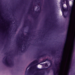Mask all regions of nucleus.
<instances>
[{
  "label": "nucleus",
  "mask_w": 75,
  "mask_h": 75,
  "mask_svg": "<svg viewBox=\"0 0 75 75\" xmlns=\"http://www.w3.org/2000/svg\"><path fill=\"white\" fill-rule=\"evenodd\" d=\"M75 6V4H73L72 7H70L69 9V13H70L69 16V25L68 26L67 31V35L66 36V40L65 42L64 45V47L63 49H65V47L66 46V44H67L68 42V40L69 39V32H70V28H71V20L72 19L71 18V15H72V10H73V8Z\"/></svg>",
  "instance_id": "f257e3e1"
},
{
  "label": "nucleus",
  "mask_w": 75,
  "mask_h": 75,
  "mask_svg": "<svg viewBox=\"0 0 75 75\" xmlns=\"http://www.w3.org/2000/svg\"><path fill=\"white\" fill-rule=\"evenodd\" d=\"M32 68H33V69H35V71H41V69H38V68H36V66H33V68L32 67H31L30 68H29L28 69V71L29 72V74H27V69H28V68H26V71H25V75H30V74H33V71H32Z\"/></svg>",
  "instance_id": "f03ea898"
},
{
  "label": "nucleus",
  "mask_w": 75,
  "mask_h": 75,
  "mask_svg": "<svg viewBox=\"0 0 75 75\" xmlns=\"http://www.w3.org/2000/svg\"><path fill=\"white\" fill-rule=\"evenodd\" d=\"M6 57L5 59L4 60L5 62H3V63L5 64L7 66H10L11 65L13 66V63H11L9 64L8 63V61L7 60V57Z\"/></svg>",
  "instance_id": "7ed1b4c3"
},
{
  "label": "nucleus",
  "mask_w": 75,
  "mask_h": 75,
  "mask_svg": "<svg viewBox=\"0 0 75 75\" xmlns=\"http://www.w3.org/2000/svg\"><path fill=\"white\" fill-rule=\"evenodd\" d=\"M48 61L50 62V66L48 67L45 68L43 69H44V70H45V71H47V73H49V72H50V71L48 70V68H50V67H52V62L51 60H50L49 59Z\"/></svg>",
  "instance_id": "20e7f679"
},
{
  "label": "nucleus",
  "mask_w": 75,
  "mask_h": 75,
  "mask_svg": "<svg viewBox=\"0 0 75 75\" xmlns=\"http://www.w3.org/2000/svg\"><path fill=\"white\" fill-rule=\"evenodd\" d=\"M47 54H43L41 55H39L37 57V59H39V58H41L42 57H46V55Z\"/></svg>",
  "instance_id": "39448f33"
},
{
  "label": "nucleus",
  "mask_w": 75,
  "mask_h": 75,
  "mask_svg": "<svg viewBox=\"0 0 75 75\" xmlns=\"http://www.w3.org/2000/svg\"><path fill=\"white\" fill-rule=\"evenodd\" d=\"M38 61H39V60H36L33 62H31V64H32L33 65V64H37V63H38Z\"/></svg>",
  "instance_id": "423d86ee"
},
{
  "label": "nucleus",
  "mask_w": 75,
  "mask_h": 75,
  "mask_svg": "<svg viewBox=\"0 0 75 75\" xmlns=\"http://www.w3.org/2000/svg\"><path fill=\"white\" fill-rule=\"evenodd\" d=\"M61 10L62 12H64V11H65V9L64 8V7H63V5H62V8H61Z\"/></svg>",
  "instance_id": "0eeeda50"
},
{
  "label": "nucleus",
  "mask_w": 75,
  "mask_h": 75,
  "mask_svg": "<svg viewBox=\"0 0 75 75\" xmlns=\"http://www.w3.org/2000/svg\"><path fill=\"white\" fill-rule=\"evenodd\" d=\"M54 69H55L54 68H52V69L54 71L53 74L54 75H56V74H58V73L57 72L56 73H55V70Z\"/></svg>",
  "instance_id": "6e6552de"
},
{
  "label": "nucleus",
  "mask_w": 75,
  "mask_h": 75,
  "mask_svg": "<svg viewBox=\"0 0 75 75\" xmlns=\"http://www.w3.org/2000/svg\"><path fill=\"white\" fill-rule=\"evenodd\" d=\"M49 59H45V60H43L42 61V62L43 63V62H46V61H48V60Z\"/></svg>",
  "instance_id": "1a4fd4ad"
},
{
  "label": "nucleus",
  "mask_w": 75,
  "mask_h": 75,
  "mask_svg": "<svg viewBox=\"0 0 75 75\" xmlns=\"http://www.w3.org/2000/svg\"><path fill=\"white\" fill-rule=\"evenodd\" d=\"M66 0V5H69V2H68V0Z\"/></svg>",
  "instance_id": "9d476101"
},
{
  "label": "nucleus",
  "mask_w": 75,
  "mask_h": 75,
  "mask_svg": "<svg viewBox=\"0 0 75 75\" xmlns=\"http://www.w3.org/2000/svg\"><path fill=\"white\" fill-rule=\"evenodd\" d=\"M63 2L65 3V0H63V1H61V4H62V6H63V3H62Z\"/></svg>",
  "instance_id": "9b49d317"
},
{
  "label": "nucleus",
  "mask_w": 75,
  "mask_h": 75,
  "mask_svg": "<svg viewBox=\"0 0 75 75\" xmlns=\"http://www.w3.org/2000/svg\"><path fill=\"white\" fill-rule=\"evenodd\" d=\"M36 13V14H40V12H41V11H35Z\"/></svg>",
  "instance_id": "f8f14e48"
},
{
  "label": "nucleus",
  "mask_w": 75,
  "mask_h": 75,
  "mask_svg": "<svg viewBox=\"0 0 75 75\" xmlns=\"http://www.w3.org/2000/svg\"><path fill=\"white\" fill-rule=\"evenodd\" d=\"M33 64H32V63H31L27 67V68H29V67H30V66H31V65H32Z\"/></svg>",
  "instance_id": "ddd939ff"
},
{
  "label": "nucleus",
  "mask_w": 75,
  "mask_h": 75,
  "mask_svg": "<svg viewBox=\"0 0 75 75\" xmlns=\"http://www.w3.org/2000/svg\"><path fill=\"white\" fill-rule=\"evenodd\" d=\"M67 8L65 9V11H68V7L67 6Z\"/></svg>",
  "instance_id": "4468645a"
},
{
  "label": "nucleus",
  "mask_w": 75,
  "mask_h": 75,
  "mask_svg": "<svg viewBox=\"0 0 75 75\" xmlns=\"http://www.w3.org/2000/svg\"><path fill=\"white\" fill-rule=\"evenodd\" d=\"M55 53H56L55 51V50H54L53 52H52V54H55Z\"/></svg>",
  "instance_id": "2eb2a0df"
},
{
  "label": "nucleus",
  "mask_w": 75,
  "mask_h": 75,
  "mask_svg": "<svg viewBox=\"0 0 75 75\" xmlns=\"http://www.w3.org/2000/svg\"><path fill=\"white\" fill-rule=\"evenodd\" d=\"M45 67H48V64H47V63H45Z\"/></svg>",
  "instance_id": "dca6fc26"
},
{
  "label": "nucleus",
  "mask_w": 75,
  "mask_h": 75,
  "mask_svg": "<svg viewBox=\"0 0 75 75\" xmlns=\"http://www.w3.org/2000/svg\"><path fill=\"white\" fill-rule=\"evenodd\" d=\"M19 47L20 48H21V47H22V46H21V44H19Z\"/></svg>",
  "instance_id": "f3484780"
},
{
  "label": "nucleus",
  "mask_w": 75,
  "mask_h": 75,
  "mask_svg": "<svg viewBox=\"0 0 75 75\" xmlns=\"http://www.w3.org/2000/svg\"><path fill=\"white\" fill-rule=\"evenodd\" d=\"M63 17H64V18H67V16H66L65 15H64L63 16Z\"/></svg>",
  "instance_id": "a211bd4d"
},
{
  "label": "nucleus",
  "mask_w": 75,
  "mask_h": 75,
  "mask_svg": "<svg viewBox=\"0 0 75 75\" xmlns=\"http://www.w3.org/2000/svg\"><path fill=\"white\" fill-rule=\"evenodd\" d=\"M20 50V51H21L22 52H23V51L21 49Z\"/></svg>",
  "instance_id": "6ab92c4d"
},
{
  "label": "nucleus",
  "mask_w": 75,
  "mask_h": 75,
  "mask_svg": "<svg viewBox=\"0 0 75 75\" xmlns=\"http://www.w3.org/2000/svg\"><path fill=\"white\" fill-rule=\"evenodd\" d=\"M24 34L23 33H22L21 35V36H24Z\"/></svg>",
  "instance_id": "aec40b11"
},
{
  "label": "nucleus",
  "mask_w": 75,
  "mask_h": 75,
  "mask_svg": "<svg viewBox=\"0 0 75 75\" xmlns=\"http://www.w3.org/2000/svg\"><path fill=\"white\" fill-rule=\"evenodd\" d=\"M16 31H17V29H16L15 30V32H16Z\"/></svg>",
  "instance_id": "412c9836"
},
{
  "label": "nucleus",
  "mask_w": 75,
  "mask_h": 75,
  "mask_svg": "<svg viewBox=\"0 0 75 75\" xmlns=\"http://www.w3.org/2000/svg\"><path fill=\"white\" fill-rule=\"evenodd\" d=\"M8 28H10V25H8Z\"/></svg>",
  "instance_id": "4be33fe9"
},
{
  "label": "nucleus",
  "mask_w": 75,
  "mask_h": 75,
  "mask_svg": "<svg viewBox=\"0 0 75 75\" xmlns=\"http://www.w3.org/2000/svg\"><path fill=\"white\" fill-rule=\"evenodd\" d=\"M57 69L58 71L60 70V69H59L58 68H57Z\"/></svg>",
  "instance_id": "5701e85b"
},
{
  "label": "nucleus",
  "mask_w": 75,
  "mask_h": 75,
  "mask_svg": "<svg viewBox=\"0 0 75 75\" xmlns=\"http://www.w3.org/2000/svg\"><path fill=\"white\" fill-rule=\"evenodd\" d=\"M59 65H61V63H59Z\"/></svg>",
  "instance_id": "b1692460"
},
{
  "label": "nucleus",
  "mask_w": 75,
  "mask_h": 75,
  "mask_svg": "<svg viewBox=\"0 0 75 75\" xmlns=\"http://www.w3.org/2000/svg\"><path fill=\"white\" fill-rule=\"evenodd\" d=\"M28 35H30V33H28Z\"/></svg>",
  "instance_id": "393cba45"
},
{
  "label": "nucleus",
  "mask_w": 75,
  "mask_h": 75,
  "mask_svg": "<svg viewBox=\"0 0 75 75\" xmlns=\"http://www.w3.org/2000/svg\"><path fill=\"white\" fill-rule=\"evenodd\" d=\"M29 10H30V11H32L31 10V9H30Z\"/></svg>",
  "instance_id": "a878e982"
},
{
  "label": "nucleus",
  "mask_w": 75,
  "mask_h": 75,
  "mask_svg": "<svg viewBox=\"0 0 75 75\" xmlns=\"http://www.w3.org/2000/svg\"><path fill=\"white\" fill-rule=\"evenodd\" d=\"M5 54H6V55H7V53H6Z\"/></svg>",
  "instance_id": "bb28decb"
},
{
  "label": "nucleus",
  "mask_w": 75,
  "mask_h": 75,
  "mask_svg": "<svg viewBox=\"0 0 75 75\" xmlns=\"http://www.w3.org/2000/svg\"><path fill=\"white\" fill-rule=\"evenodd\" d=\"M4 58H3V59H4Z\"/></svg>",
  "instance_id": "cd10ccee"
},
{
  "label": "nucleus",
  "mask_w": 75,
  "mask_h": 75,
  "mask_svg": "<svg viewBox=\"0 0 75 75\" xmlns=\"http://www.w3.org/2000/svg\"><path fill=\"white\" fill-rule=\"evenodd\" d=\"M41 8H40V10H41Z\"/></svg>",
  "instance_id": "c85d7f7f"
},
{
  "label": "nucleus",
  "mask_w": 75,
  "mask_h": 75,
  "mask_svg": "<svg viewBox=\"0 0 75 75\" xmlns=\"http://www.w3.org/2000/svg\"><path fill=\"white\" fill-rule=\"evenodd\" d=\"M34 11V9H33V11Z\"/></svg>",
  "instance_id": "c756f323"
},
{
  "label": "nucleus",
  "mask_w": 75,
  "mask_h": 75,
  "mask_svg": "<svg viewBox=\"0 0 75 75\" xmlns=\"http://www.w3.org/2000/svg\"><path fill=\"white\" fill-rule=\"evenodd\" d=\"M28 14H30V12H29V13H28Z\"/></svg>",
  "instance_id": "7c9ffc66"
},
{
  "label": "nucleus",
  "mask_w": 75,
  "mask_h": 75,
  "mask_svg": "<svg viewBox=\"0 0 75 75\" xmlns=\"http://www.w3.org/2000/svg\"><path fill=\"white\" fill-rule=\"evenodd\" d=\"M74 1H75V0H73Z\"/></svg>",
  "instance_id": "2f4dec72"
},
{
  "label": "nucleus",
  "mask_w": 75,
  "mask_h": 75,
  "mask_svg": "<svg viewBox=\"0 0 75 75\" xmlns=\"http://www.w3.org/2000/svg\"><path fill=\"white\" fill-rule=\"evenodd\" d=\"M37 18V17H36L35 18Z\"/></svg>",
  "instance_id": "473e14b6"
},
{
  "label": "nucleus",
  "mask_w": 75,
  "mask_h": 75,
  "mask_svg": "<svg viewBox=\"0 0 75 75\" xmlns=\"http://www.w3.org/2000/svg\"><path fill=\"white\" fill-rule=\"evenodd\" d=\"M33 16V18H34V16Z\"/></svg>",
  "instance_id": "72a5a7b5"
},
{
  "label": "nucleus",
  "mask_w": 75,
  "mask_h": 75,
  "mask_svg": "<svg viewBox=\"0 0 75 75\" xmlns=\"http://www.w3.org/2000/svg\"><path fill=\"white\" fill-rule=\"evenodd\" d=\"M39 3H40V2H39Z\"/></svg>",
  "instance_id": "f704fd0d"
},
{
  "label": "nucleus",
  "mask_w": 75,
  "mask_h": 75,
  "mask_svg": "<svg viewBox=\"0 0 75 75\" xmlns=\"http://www.w3.org/2000/svg\"><path fill=\"white\" fill-rule=\"evenodd\" d=\"M24 26H25V25H24Z\"/></svg>",
  "instance_id": "c9c22d12"
},
{
  "label": "nucleus",
  "mask_w": 75,
  "mask_h": 75,
  "mask_svg": "<svg viewBox=\"0 0 75 75\" xmlns=\"http://www.w3.org/2000/svg\"><path fill=\"white\" fill-rule=\"evenodd\" d=\"M26 37H27V36H26Z\"/></svg>",
  "instance_id": "e433bc0d"
},
{
  "label": "nucleus",
  "mask_w": 75,
  "mask_h": 75,
  "mask_svg": "<svg viewBox=\"0 0 75 75\" xmlns=\"http://www.w3.org/2000/svg\"><path fill=\"white\" fill-rule=\"evenodd\" d=\"M41 75H43L42 74H41Z\"/></svg>",
  "instance_id": "4c0bfd02"
},
{
  "label": "nucleus",
  "mask_w": 75,
  "mask_h": 75,
  "mask_svg": "<svg viewBox=\"0 0 75 75\" xmlns=\"http://www.w3.org/2000/svg\"><path fill=\"white\" fill-rule=\"evenodd\" d=\"M69 67H70L69 66Z\"/></svg>",
  "instance_id": "58836bf2"
},
{
  "label": "nucleus",
  "mask_w": 75,
  "mask_h": 75,
  "mask_svg": "<svg viewBox=\"0 0 75 75\" xmlns=\"http://www.w3.org/2000/svg\"><path fill=\"white\" fill-rule=\"evenodd\" d=\"M61 61H62V60Z\"/></svg>",
  "instance_id": "ea45409f"
}]
</instances>
